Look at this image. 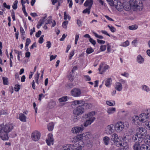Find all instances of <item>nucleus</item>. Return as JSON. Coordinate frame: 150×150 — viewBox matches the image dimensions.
<instances>
[{"label":"nucleus","instance_id":"1","mask_svg":"<svg viewBox=\"0 0 150 150\" xmlns=\"http://www.w3.org/2000/svg\"><path fill=\"white\" fill-rule=\"evenodd\" d=\"M13 126L12 124L8 123L3 127L0 125V137L3 140H7L8 139V133L13 129Z\"/></svg>","mask_w":150,"mask_h":150},{"label":"nucleus","instance_id":"2","mask_svg":"<svg viewBox=\"0 0 150 150\" xmlns=\"http://www.w3.org/2000/svg\"><path fill=\"white\" fill-rule=\"evenodd\" d=\"M129 4L134 11L142 10L143 5L141 0H130Z\"/></svg>","mask_w":150,"mask_h":150},{"label":"nucleus","instance_id":"3","mask_svg":"<svg viewBox=\"0 0 150 150\" xmlns=\"http://www.w3.org/2000/svg\"><path fill=\"white\" fill-rule=\"evenodd\" d=\"M139 120L143 122L147 121L150 118V109H147L144 113L141 114L139 116Z\"/></svg>","mask_w":150,"mask_h":150},{"label":"nucleus","instance_id":"4","mask_svg":"<svg viewBox=\"0 0 150 150\" xmlns=\"http://www.w3.org/2000/svg\"><path fill=\"white\" fill-rule=\"evenodd\" d=\"M138 129V132L135 134V136L134 137V140L140 136L143 137L144 138L146 132V130L144 128L139 127Z\"/></svg>","mask_w":150,"mask_h":150},{"label":"nucleus","instance_id":"5","mask_svg":"<svg viewBox=\"0 0 150 150\" xmlns=\"http://www.w3.org/2000/svg\"><path fill=\"white\" fill-rule=\"evenodd\" d=\"M84 112V108L82 106H78L73 110V114L74 115H80Z\"/></svg>","mask_w":150,"mask_h":150},{"label":"nucleus","instance_id":"6","mask_svg":"<svg viewBox=\"0 0 150 150\" xmlns=\"http://www.w3.org/2000/svg\"><path fill=\"white\" fill-rule=\"evenodd\" d=\"M124 125L122 122H117L114 126L115 129L117 132H120L124 129Z\"/></svg>","mask_w":150,"mask_h":150},{"label":"nucleus","instance_id":"7","mask_svg":"<svg viewBox=\"0 0 150 150\" xmlns=\"http://www.w3.org/2000/svg\"><path fill=\"white\" fill-rule=\"evenodd\" d=\"M40 133L39 131H35L32 133V139L34 141H37L40 139Z\"/></svg>","mask_w":150,"mask_h":150},{"label":"nucleus","instance_id":"8","mask_svg":"<svg viewBox=\"0 0 150 150\" xmlns=\"http://www.w3.org/2000/svg\"><path fill=\"white\" fill-rule=\"evenodd\" d=\"M114 6L119 11H121L124 7L122 3L118 0H114Z\"/></svg>","mask_w":150,"mask_h":150},{"label":"nucleus","instance_id":"9","mask_svg":"<svg viewBox=\"0 0 150 150\" xmlns=\"http://www.w3.org/2000/svg\"><path fill=\"white\" fill-rule=\"evenodd\" d=\"M140 142L144 143L146 144H150V137L148 135L145 136L144 138L139 139Z\"/></svg>","mask_w":150,"mask_h":150},{"label":"nucleus","instance_id":"10","mask_svg":"<svg viewBox=\"0 0 150 150\" xmlns=\"http://www.w3.org/2000/svg\"><path fill=\"white\" fill-rule=\"evenodd\" d=\"M84 128L83 125H81L80 127H74L72 128L71 130L72 132L73 133H79L82 132Z\"/></svg>","mask_w":150,"mask_h":150},{"label":"nucleus","instance_id":"11","mask_svg":"<svg viewBox=\"0 0 150 150\" xmlns=\"http://www.w3.org/2000/svg\"><path fill=\"white\" fill-rule=\"evenodd\" d=\"M84 135V134H83L76 136V138L78 140H79L80 141L77 143V142H76V144H75L76 145L77 144H78V145H79L80 147H83L84 145L83 144V142L81 141V140L82 139H83Z\"/></svg>","mask_w":150,"mask_h":150},{"label":"nucleus","instance_id":"12","mask_svg":"<svg viewBox=\"0 0 150 150\" xmlns=\"http://www.w3.org/2000/svg\"><path fill=\"white\" fill-rule=\"evenodd\" d=\"M81 92L80 90L77 88H74L71 91L72 95L75 97L79 96L81 93Z\"/></svg>","mask_w":150,"mask_h":150},{"label":"nucleus","instance_id":"13","mask_svg":"<svg viewBox=\"0 0 150 150\" xmlns=\"http://www.w3.org/2000/svg\"><path fill=\"white\" fill-rule=\"evenodd\" d=\"M46 141L48 145H50L51 144H53L52 142L54 141V139L52 134H48L47 139H46Z\"/></svg>","mask_w":150,"mask_h":150},{"label":"nucleus","instance_id":"14","mask_svg":"<svg viewBox=\"0 0 150 150\" xmlns=\"http://www.w3.org/2000/svg\"><path fill=\"white\" fill-rule=\"evenodd\" d=\"M114 127V126L113 125H108L107 126L106 130L109 134H111L114 132V129H113Z\"/></svg>","mask_w":150,"mask_h":150},{"label":"nucleus","instance_id":"15","mask_svg":"<svg viewBox=\"0 0 150 150\" xmlns=\"http://www.w3.org/2000/svg\"><path fill=\"white\" fill-rule=\"evenodd\" d=\"M140 150H150V146L144 143H141Z\"/></svg>","mask_w":150,"mask_h":150},{"label":"nucleus","instance_id":"16","mask_svg":"<svg viewBox=\"0 0 150 150\" xmlns=\"http://www.w3.org/2000/svg\"><path fill=\"white\" fill-rule=\"evenodd\" d=\"M95 117H92L91 119H89L86 120V121L84 122L83 124V126L86 127L88 125L91 124V123L95 120Z\"/></svg>","mask_w":150,"mask_h":150},{"label":"nucleus","instance_id":"17","mask_svg":"<svg viewBox=\"0 0 150 150\" xmlns=\"http://www.w3.org/2000/svg\"><path fill=\"white\" fill-rule=\"evenodd\" d=\"M139 142L135 143L133 145V146L134 150H140V147L142 142H140L139 140Z\"/></svg>","mask_w":150,"mask_h":150},{"label":"nucleus","instance_id":"18","mask_svg":"<svg viewBox=\"0 0 150 150\" xmlns=\"http://www.w3.org/2000/svg\"><path fill=\"white\" fill-rule=\"evenodd\" d=\"M93 3V0H87L84 4V5L86 7L88 6V7L91 8Z\"/></svg>","mask_w":150,"mask_h":150},{"label":"nucleus","instance_id":"19","mask_svg":"<svg viewBox=\"0 0 150 150\" xmlns=\"http://www.w3.org/2000/svg\"><path fill=\"white\" fill-rule=\"evenodd\" d=\"M84 101L83 100H76L73 101V103H74L75 105H77L79 104V106H82L83 107L84 103Z\"/></svg>","mask_w":150,"mask_h":150},{"label":"nucleus","instance_id":"20","mask_svg":"<svg viewBox=\"0 0 150 150\" xmlns=\"http://www.w3.org/2000/svg\"><path fill=\"white\" fill-rule=\"evenodd\" d=\"M111 137V140L112 141H113L114 142H118L119 139L117 134L114 133L112 135Z\"/></svg>","mask_w":150,"mask_h":150},{"label":"nucleus","instance_id":"21","mask_svg":"<svg viewBox=\"0 0 150 150\" xmlns=\"http://www.w3.org/2000/svg\"><path fill=\"white\" fill-rule=\"evenodd\" d=\"M95 114V112H92L87 114H86L85 115L83 116V117L85 118L87 117L89 118V119H91L92 117H93V116Z\"/></svg>","mask_w":150,"mask_h":150},{"label":"nucleus","instance_id":"22","mask_svg":"<svg viewBox=\"0 0 150 150\" xmlns=\"http://www.w3.org/2000/svg\"><path fill=\"white\" fill-rule=\"evenodd\" d=\"M19 118L22 122H25L26 121V117L23 113H21L19 114Z\"/></svg>","mask_w":150,"mask_h":150},{"label":"nucleus","instance_id":"23","mask_svg":"<svg viewBox=\"0 0 150 150\" xmlns=\"http://www.w3.org/2000/svg\"><path fill=\"white\" fill-rule=\"evenodd\" d=\"M132 137L131 135H124L123 138L124 141L127 142H130L131 140V138Z\"/></svg>","mask_w":150,"mask_h":150},{"label":"nucleus","instance_id":"24","mask_svg":"<svg viewBox=\"0 0 150 150\" xmlns=\"http://www.w3.org/2000/svg\"><path fill=\"white\" fill-rule=\"evenodd\" d=\"M74 146L75 147L74 144H70L64 146L63 147V150H72V147Z\"/></svg>","mask_w":150,"mask_h":150},{"label":"nucleus","instance_id":"25","mask_svg":"<svg viewBox=\"0 0 150 150\" xmlns=\"http://www.w3.org/2000/svg\"><path fill=\"white\" fill-rule=\"evenodd\" d=\"M115 88L117 90L119 91H121L122 89L121 84L120 83H117L116 84Z\"/></svg>","mask_w":150,"mask_h":150},{"label":"nucleus","instance_id":"26","mask_svg":"<svg viewBox=\"0 0 150 150\" xmlns=\"http://www.w3.org/2000/svg\"><path fill=\"white\" fill-rule=\"evenodd\" d=\"M107 112L109 114L113 113L115 111V108H109L107 110Z\"/></svg>","mask_w":150,"mask_h":150},{"label":"nucleus","instance_id":"27","mask_svg":"<svg viewBox=\"0 0 150 150\" xmlns=\"http://www.w3.org/2000/svg\"><path fill=\"white\" fill-rule=\"evenodd\" d=\"M137 62L140 63H142L144 61V59L140 55L137 57Z\"/></svg>","mask_w":150,"mask_h":150},{"label":"nucleus","instance_id":"28","mask_svg":"<svg viewBox=\"0 0 150 150\" xmlns=\"http://www.w3.org/2000/svg\"><path fill=\"white\" fill-rule=\"evenodd\" d=\"M54 124L52 122L50 123L47 126V128L49 131H52L53 129Z\"/></svg>","mask_w":150,"mask_h":150},{"label":"nucleus","instance_id":"29","mask_svg":"<svg viewBox=\"0 0 150 150\" xmlns=\"http://www.w3.org/2000/svg\"><path fill=\"white\" fill-rule=\"evenodd\" d=\"M109 139V138L107 136L103 138V141L105 145H108Z\"/></svg>","mask_w":150,"mask_h":150},{"label":"nucleus","instance_id":"30","mask_svg":"<svg viewBox=\"0 0 150 150\" xmlns=\"http://www.w3.org/2000/svg\"><path fill=\"white\" fill-rule=\"evenodd\" d=\"M123 8L126 11H129L131 9H132V8L130 5L129 4H128L127 5H125L124 6Z\"/></svg>","mask_w":150,"mask_h":150},{"label":"nucleus","instance_id":"31","mask_svg":"<svg viewBox=\"0 0 150 150\" xmlns=\"http://www.w3.org/2000/svg\"><path fill=\"white\" fill-rule=\"evenodd\" d=\"M67 100V96H65L59 99V102L66 101Z\"/></svg>","mask_w":150,"mask_h":150},{"label":"nucleus","instance_id":"32","mask_svg":"<svg viewBox=\"0 0 150 150\" xmlns=\"http://www.w3.org/2000/svg\"><path fill=\"white\" fill-rule=\"evenodd\" d=\"M45 21H43V20H42V19H40L39 21L38 22V24L37 25V28H39L44 23Z\"/></svg>","mask_w":150,"mask_h":150},{"label":"nucleus","instance_id":"33","mask_svg":"<svg viewBox=\"0 0 150 150\" xmlns=\"http://www.w3.org/2000/svg\"><path fill=\"white\" fill-rule=\"evenodd\" d=\"M68 18L69 20H70L71 17L68 14H67L66 12L64 13V19L65 20H67Z\"/></svg>","mask_w":150,"mask_h":150},{"label":"nucleus","instance_id":"34","mask_svg":"<svg viewBox=\"0 0 150 150\" xmlns=\"http://www.w3.org/2000/svg\"><path fill=\"white\" fill-rule=\"evenodd\" d=\"M3 83L4 85H7L8 84V79L6 77H3L2 78Z\"/></svg>","mask_w":150,"mask_h":150},{"label":"nucleus","instance_id":"35","mask_svg":"<svg viewBox=\"0 0 150 150\" xmlns=\"http://www.w3.org/2000/svg\"><path fill=\"white\" fill-rule=\"evenodd\" d=\"M91 8L88 7V8H86L83 11L82 13H87L89 14L90 13V9Z\"/></svg>","mask_w":150,"mask_h":150},{"label":"nucleus","instance_id":"36","mask_svg":"<svg viewBox=\"0 0 150 150\" xmlns=\"http://www.w3.org/2000/svg\"><path fill=\"white\" fill-rule=\"evenodd\" d=\"M55 105V102L54 101L50 102L49 104V106L50 108H52Z\"/></svg>","mask_w":150,"mask_h":150},{"label":"nucleus","instance_id":"37","mask_svg":"<svg viewBox=\"0 0 150 150\" xmlns=\"http://www.w3.org/2000/svg\"><path fill=\"white\" fill-rule=\"evenodd\" d=\"M94 51L93 50L91 47L88 48L86 50V52L88 54H90Z\"/></svg>","mask_w":150,"mask_h":150},{"label":"nucleus","instance_id":"38","mask_svg":"<svg viewBox=\"0 0 150 150\" xmlns=\"http://www.w3.org/2000/svg\"><path fill=\"white\" fill-rule=\"evenodd\" d=\"M68 23V21H66L63 22L62 24V26L65 29H66Z\"/></svg>","mask_w":150,"mask_h":150},{"label":"nucleus","instance_id":"39","mask_svg":"<svg viewBox=\"0 0 150 150\" xmlns=\"http://www.w3.org/2000/svg\"><path fill=\"white\" fill-rule=\"evenodd\" d=\"M18 1H15L12 6V7L14 10H16L17 9V3Z\"/></svg>","mask_w":150,"mask_h":150},{"label":"nucleus","instance_id":"40","mask_svg":"<svg viewBox=\"0 0 150 150\" xmlns=\"http://www.w3.org/2000/svg\"><path fill=\"white\" fill-rule=\"evenodd\" d=\"M111 81V79L109 78L107 79L105 83V85L107 86H108L110 85V82Z\"/></svg>","mask_w":150,"mask_h":150},{"label":"nucleus","instance_id":"41","mask_svg":"<svg viewBox=\"0 0 150 150\" xmlns=\"http://www.w3.org/2000/svg\"><path fill=\"white\" fill-rule=\"evenodd\" d=\"M108 3L109 5L112 6H114V1H113V0H106Z\"/></svg>","mask_w":150,"mask_h":150},{"label":"nucleus","instance_id":"42","mask_svg":"<svg viewBox=\"0 0 150 150\" xmlns=\"http://www.w3.org/2000/svg\"><path fill=\"white\" fill-rule=\"evenodd\" d=\"M129 45V42L127 40L126 41L123 42L121 45V46L123 47H126Z\"/></svg>","mask_w":150,"mask_h":150},{"label":"nucleus","instance_id":"43","mask_svg":"<svg viewBox=\"0 0 150 150\" xmlns=\"http://www.w3.org/2000/svg\"><path fill=\"white\" fill-rule=\"evenodd\" d=\"M135 136V134L133 135V137H132V139L133 141L134 142H135V143L136 142H139V139L141 138H143V137H139L138 138H137V139H135V140H134V136Z\"/></svg>","mask_w":150,"mask_h":150},{"label":"nucleus","instance_id":"44","mask_svg":"<svg viewBox=\"0 0 150 150\" xmlns=\"http://www.w3.org/2000/svg\"><path fill=\"white\" fill-rule=\"evenodd\" d=\"M108 27L110 28V30L112 32L114 33L115 32L116 30V29L113 27L111 26H110V25H108Z\"/></svg>","mask_w":150,"mask_h":150},{"label":"nucleus","instance_id":"45","mask_svg":"<svg viewBox=\"0 0 150 150\" xmlns=\"http://www.w3.org/2000/svg\"><path fill=\"white\" fill-rule=\"evenodd\" d=\"M15 91H18L20 88V86L19 85H16L14 87Z\"/></svg>","mask_w":150,"mask_h":150},{"label":"nucleus","instance_id":"46","mask_svg":"<svg viewBox=\"0 0 150 150\" xmlns=\"http://www.w3.org/2000/svg\"><path fill=\"white\" fill-rule=\"evenodd\" d=\"M120 145L121 146V147H122L123 150H127L128 149V147L127 145H126L125 146L123 145L122 143L120 144Z\"/></svg>","mask_w":150,"mask_h":150},{"label":"nucleus","instance_id":"47","mask_svg":"<svg viewBox=\"0 0 150 150\" xmlns=\"http://www.w3.org/2000/svg\"><path fill=\"white\" fill-rule=\"evenodd\" d=\"M83 107L84 108L85 107L86 109H89L90 108V106L89 104H88L87 103L84 102V105H83Z\"/></svg>","mask_w":150,"mask_h":150},{"label":"nucleus","instance_id":"48","mask_svg":"<svg viewBox=\"0 0 150 150\" xmlns=\"http://www.w3.org/2000/svg\"><path fill=\"white\" fill-rule=\"evenodd\" d=\"M93 33L94 34L95 36L97 38H99L100 39H103V36L100 35H98L95 32H93Z\"/></svg>","mask_w":150,"mask_h":150},{"label":"nucleus","instance_id":"49","mask_svg":"<svg viewBox=\"0 0 150 150\" xmlns=\"http://www.w3.org/2000/svg\"><path fill=\"white\" fill-rule=\"evenodd\" d=\"M113 103H114L108 101L106 102L107 104L110 106H113L115 105V103L114 101H113Z\"/></svg>","mask_w":150,"mask_h":150},{"label":"nucleus","instance_id":"50","mask_svg":"<svg viewBox=\"0 0 150 150\" xmlns=\"http://www.w3.org/2000/svg\"><path fill=\"white\" fill-rule=\"evenodd\" d=\"M79 115H73L72 117V118L73 121L74 122L77 121L78 120V116Z\"/></svg>","mask_w":150,"mask_h":150},{"label":"nucleus","instance_id":"51","mask_svg":"<svg viewBox=\"0 0 150 150\" xmlns=\"http://www.w3.org/2000/svg\"><path fill=\"white\" fill-rule=\"evenodd\" d=\"M40 75V74H39L38 72H37V74L36 75V76L35 77V82L36 83H37L38 84V80L39 78Z\"/></svg>","mask_w":150,"mask_h":150},{"label":"nucleus","instance_id":"52","mask_svg":"<svg viewBox=\"0 0 150 150\" xmlns=\"http://www.w3.org/2000/svg\"><path fill=\"white\" fill-rule=\"evenodd\" d=\"M145 127L146 128L150 130V122H148L146 123Z\"/></svg>","mask_w":150,"mask_h":150},{"label":"nucleus","instance_id":"53","mask_svg":"<svg viewBox=\"0 0 150 150\" xmlns=\"http://www.w3.org/2000/svg\"><path fill=\"white\" fill-rule=\"evenodd\" d=\"M31 42L30 39L27 38L26 40L25 46H28Z\"/></svg>","mask_w":150,"mask_h":150},{"label":"nucleus","instance_id":"54","mask_svg":"<svg viewBox=\"0 0 150 150\" xmlns=\"http://www.w3.org/2000/svg\"><path fill=\"white\" fill-rule=\"evenodd\" d=\"M83 134H84L83 135V139H84L86 140V139L87 138H89V137H90V135L89 134H88L87 133H86L85 134L83 133Z\"/></svg>","mask_w":150,"mask_h":150},{"label":"nucleus","instance_id":"55","mask_svg":"<svg viewBox=\"0 0 150 150\" xmlns=\"http://www.w3.org/2000/svg\"><path fill=\"white\" fill-rule=\"evenodd\" d=\"M137 26L132 25L129 27V28L130 30H134L137 28Z\"/></svg>","mask_w":150,"mask_h":150},{"label":"nucleus","instance_id":"56","mask_svg":"<svg viewBox=\"0 0 150 150\" xmlns=\"http://www.w3.org/2000/svg\"><path fill=\"white\" fill-rule=\"evenodd\" d=\"M89 41L93 45H95L96 43V41L91 38L89 39Z\"/></svg>","mask_w":150,"mask_h":150},{"label":"nucleus","instance_id":"57","mask_svg":"<svg viewBox=\"0 0 150 150\" xmlns=\"http://www.w3.org/2000/svg\"><path fill=\"white\" fill-rule=\"evenodd\" d=\"M52 17L51 16H50L49 17H48V18H49L48 20H47V23H46V25L47 24H51L52 22Z\"/></svg>","mask_w":150,"mask_h":150},{"label":"nucleus","instance_id":"58","mask_svg":"<svg viewBox=\"0 0 150 150\" xmlns=\"http://www.w3.org/2000/svg\"><path fill=\"white\" fill-rule=\"evenodd\" d=\"M41 33V31L40 30H39L38 32L36 33L35 36L36 37H39Z\"/></svg>","mask_w":150,"mask_h":150},{"label":"nucleus","instance_id":"59","mask_svg":"<svg viewBox=\"0 0 150 150\" xmlns=\"http://www.w3.org/2000/svg\"><path fill=\"white\" fill-rule=\"evenodd\" d=\"M97 42L100 44H104L105 43V41L103 40H100L97 39Z\"/></svg>","mask_w":150,"mask_h":150},{"label":"nucleus","instance_id":"60","mask_svg":"<svg viewBox=\"0 0 150 150\" xmlns=\"http://www.w3.org/2000/svg\"><path fill=\"white\" fill-rule=\"evenodd\" d=\"M74 50H72L70 52L69 54V59H71L72 57L73 56L74 53Z\"/></svg>","mask_w":150,"mask_h":150},{"label":"nucleus","instance_id":"61","mask_svg":"<svg viewBox=\"0 0 150 150\" xmlns=\"http://www.w3.org/2000/svg\"><path fill=\"white\" fill-rule=\"evenodd\" d=\"M79 34L76 35V37H75V44L76 45L77 44V42L78 40L79 39Z\"/></svg>","mask_w":150,"mask_h":150},{"label":"nucleus","instance_id":"62","mask_svg":"<svg viewBox=\"0 0 150 150\" xmlns=\"http://www.w3.org/2000/svg\"><path fill=\"white\" fill-rule=\"evenodd\" d=\"M106 49V46L105 45H101L100 46V49L102 51H105Z\"/></svg>","mask_w":150,"mask_h":150},{"label":"nucleus","instance_id":"63","mask_svg":"<svg viewBox=\"0 0 150 150\" xmlns=\"http://www.w3.org/2000/svg\"><path fill=\"white\" fill-rule=\"evenodd\" d=\"M109 68V67L108 65H105L103 67V71H105L106 69H108Z\"/></svg>","mask_w":150,"mask_h":150},{"label":"nucleus","instance_id":"64","mask_svg":"<svg viewBox=\"0 0 150 150\" xmlns=\"http://www.w3.org/2000/svg\"><path fill=\"white\" fill-rule=\"evenodd\" d=\"M142 89L144 90H145L147 92H148L149 91V88L146 85L143 86Z\"/></svg>","mask_w":150,"mask_h":150}]
</instances>
